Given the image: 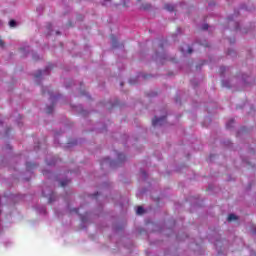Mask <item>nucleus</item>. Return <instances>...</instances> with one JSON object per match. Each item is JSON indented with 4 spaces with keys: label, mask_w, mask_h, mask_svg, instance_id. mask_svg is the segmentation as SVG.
<instances>
[{
    "label": "nucleus",
    "mask_w": 256,
    "mask_h": 256,
    "mask_svg": "<svg viewBox=\"0 0 256 256\" xmlns=\"http://www.w3.org/2000/svg\"><path fill=\"white\" fill-rule=\"evenodd\" d=\"M121 87H123V82L120 83Z\"/></svg>",
    "instance_id": "obj_29"
},
{
    "label": "nucleus",
    "mask_w": 256,
    "mask_h": 256,
    "mask_svg": "<svg viewBox=\"0 0 256 256\" xmlns=\"http://www.w3.org/2000/svg\"><path fill=\"white\" fill-rule=\"evenodd\" d=\"M182 53H185V50L181 49Z\"/></svg>",
    "instance_id": "obj_27"
},
{
    "label": "nucleus",
    "mask_w": 256,
    "mask_h": 256,
    "mask_svg": "<svg viewBox=\"0 0 256 256\" xmlns=\"http://www.w3.org/2000/svg\"><path fill=\"white\" fill-rule=\"evenodd\" d=\"M228 221H237V216L235 214H230L228 216Z\"/></svg>",
    "instance_id": "obj_6"
},
{
    "label": "nucleus",
    "mask_w": 256,
    "mask_h": 256,
    "mask_svg": "<svg viewBox=\"0 0 256 256\" xmlns=\"http://www.w3.org/2000/svg\"><path fill=\"white\" fill-rule=\"evenodd\" d=\"M202 29H203V31H207V29H209V25L208 24H204L202 26Z\"/></svg>",
    "instance_id": "obj_14"
},
{
    "label": "nucleus",
    "mask_w": 256,
    "mask_h": 256,
    "mask_svg": "<svg viewBox=\"0 0 256 256\" xmlns=\"http://www.w3.org/2000/svg\"><path fill=\"white\" fill-rule=\"evenodd\" d=\"M9 25L10 27H17V22L15 20H10Z\"/></svg>",
    "instance_id": "obj_11"
},
{
    "label": "nucleus",
    "mask_w": 256,
    "mask_h": 256,
    "mask_svg": "<svg viewBox=\"0 0 256 256\" xmlns=\"http://www.w3.org/2000/svg\"><path fill=\"white\" fill-rule=\"evenodd\" d=\"M188 53L189 54L193 53V49H191V47H188Z\"/></svg>",
    "instance_id": "obj_19"
},
{
    "label": "nucleus",
    "mask_w": 256,
    "mask_h": 256,
    "mask_svg": "<svg viewBox=\"0 0 256 256\" xmlns=\"http://www.w3.org/2000/svg\"><path fill=\"white\" fill-rule=\"evenodd\" d=\"M47 69H53V65L48 66Z\"/></svg>",
    "instance_id": "obj_25"
},
{
    "label": "nucleus",
    "mask_w": 256,
    "mask_h": 256,
    "mask_svg": "<svg viewBox=\"0 0 256 256\" xmlns=\"http://www.w3.org/2000/svg\"><path fill=\"white\" fill-rule=\"evenodd\" d=\"M41 75H43V70H38V72L34 75V77L36 79H39V77H41Z\"/></svg>",
    "instance_id": "obj_9"
},
{
    "label": "nucleus",
    "mask_w": 256,
    "mask_h": 256,
    "mask_svg": "<svg viewBox=\"0 0 256 256\" xmlns=\"http://www.w3.org/2000/svg\"><path fill=\"white\" fill-rule=\"evenodd\" d=\"M81 220H82V221H85V219H84L83 217H81Z\"/></svg>",
    "instance_id": "obj_30"
},
{
    "label": "nucleus",
    "mask_w": 256,
    "mask_h": 256,
    "mask_svg": "<svg viewBox=\"0 0 256 256\" xmlns=\"http://www.w3.org/2000/svg\"><path fill=\"white\" fill-rule=\"evenodd\" d=\"M53 109H54V106H48L46 110L47 114L51 115V113H53Z\"/></svg>",
    "instance_id": "obj_8"
},
{
    "label": "nucleus",
    "mask_w": 256,
    "mask_h": 256,
    "mask_svg": "<svg viewBox=\"0 0 256 256\" xmlns=\"http://www.w3.org/2000/svg\"><path fill=\"white\" fill-rule=\"evenodd\" d=\"M226 71V68L224 66L220 67V73L221 74H224Z\"/></svg>",
    "instance_id": "obj_15"
},
{
    "label": "nucleus",
    "mask_w": 256,
    "mask_h": 256,
    "mask_svg": "<svg viewBox=\"0 0 256 256\" xmlns=\"http://www.w3.org/2000/svg\"><path fill=\"white\" fill-rule=\"evenodd\" d=\"M142 175H143L144 177H147V173H146L145 171H142Z\"/></svg>",
    "instance_id": "obj_21"
},
{
    "label": "nucleus",
    "mask_w": 256,
    "mask_h": 256,
    "mask_svg": "<svg viewBox=\"0 0 256 256\" xmlns=\"http://www.w3.org/2000/svg\"><path fill=\"white\" fill-rule=\"evenodd\" d=\"M97 195H99V192H97L96 194L92 195V197H97Z\"/></svg>",
    "instance_id": "obj_23"
},
{
    "label": "nucleus",
    "mask_w": 256,
    "mask_h": 256,
    "mask_svg": "<svg viewBox=\"0 0 256 256\" xmlns=\"http://www.w3.org/2000/svg\"><path fill=\"white\" fill-rule=\"evenodd\" d=\"M118 159H125V156L123 154H119Z\"/></svg>",
    "instance_id": "obj_18"
},
{
    "label": "nucleus",
    "mask_w": 256,
    "mask_h": 256,
    "mask_svg": "<svg viewBox=\"0 0 256 256\" xmlns=\"http://www.w3.org/2000/svg\"><path fill=\"white\" fill-rule=\"evenodd\" d=\"M42 193H43L44 197H47V194H45V192H42Z\"/></svg>",
    "instance_id": "obj_26"
},
{
    "label": "nucleus",
    "mask_w": 256,
    "mask_h": 256,
    "mask_svg": "<svg viewBox=\"0 0 256 256\" xmlns=\"http://www.w3.org/2000/svg\"><path fill=\"white\" fill-rule=\"evenodd\" d=\"M22 57H25V54H22Z\"/></svg>",
    "instance_id": "obj_31"
},
{
    "label": "nucleus",
    "mask_w": 256,
    "mask_h": 256,
    "mask_svg": "<svg viewBox=\"0 0 256 256\" xmlns=\"http://www.w3.org/2000/svg\"><path fill=\"white\" fill-rule=\"evenodd\" d=\"M136 213L137 215H143L145 213V209H143V206H138Z\"/></svg>",
    "instance_id": "obj_3"
},
{
    "label": "nucleus",
    "mask_w": 256,
    "mask_h": 256,
    "mask_svg": "<svg viewBox=\"0 0 256 256\" xmlns=\"http://www.w3.org/2000/svg\"><path fill=\"white\" fill-rule=\"evenodd\" d=\"M141 9H143L144 11H149V9H151V4H142Z\"/></svg>",
    "instance_id": "obj_4"
},
{
    "label": "nucleus",
    "mask_w": 256,
    "mask_h": 256,
    "mask_svg": "<svg viewBox=\"0 0 256 256\" xmlns=\"http://www.w3.org/2000/svg\"><path fill=\"white\" fill-rule=\"evenodd\" d=\"M144 79H147V75H144Z\"/></svg>",
    "instance_id": "obj_28"
},
{
    "label": "nucleus",
    "mask_w": 256,
    "mask_h": 256,
    "mask_svg": "<svg viewBox=\"0 0 256 256\" xmlns=\"http://www.w3.org/2000/svg\"><path fill=\"white\" fill-rule=\"evenodd\" d=\"M20 51L23 53L25 51V48H20Z\"/></svg>",
    "instance_id": "obj_24"
},
{
    "label": "nucleus",
    "mask_w": 256,
    "mask_h": 256,
    "mask_svg": "<svg viewBox=\"0 0 256 256\" xmlns=\"http://www.w3.org/2000/svg\"><path fill=\"white\" fill-rule=\"evenodd\" d=\"M33 59H34L35 61H37V59H39V57H38L37 55H34V56H33Z\"/></svg>",
    "instance_id": "obj_20"
},
{
    "label": "nucleus",
    "mask_w": 256,
    "mask_h": 256,
    "mask_svg": "<svg viewBox=\"0 0 256 256\" xmlns=\"http://www.w3.org/2000/svg\"><path fill=\"white\" fill-rule=\"evenodd\" d=\"M129 83L130 85H135V83H137V79H130Z\"/></svg>",
    "instance_id": "obj_13"
},
{
    "label": "nucleus",
    "mask_w": 256,
    "mask_h": 256,
    "mask_svg": "<svg viewBox=\"0 0 256 256\" xmlns=\"http://www.w3.org/2000/svg\"><path fill=\"white\" fill-rule=\"evenodd\" d=\"M53 197H55V193H51L49 197V203H53Z\"/></svg>",
    "instance_id": "obj_12"
},
{
    "label": "nucleus",
    "mask_w": 256,
    "mask_h": 256,
    "mask_svg": "<svg viewBox=\"0 0 256 256\" xmlns=\"http://www.w3.org/2000/svg\"><path fill=\"white\" fill-rule=\"evenodd\" d=\"M72 213L79 214V208H74L71 210Z\"/></svg>",
    "instance_id": "obj_16"
},
{
    "label": "nucleus",
    "mask_w": 256,
    "mask_h": 256,
    "mask_svg": "<svg viewBox=\"0 0 256 256\" xmlns=\"http://www.w3.org/2000/svg\"><path fill=\"white\" fill-rule=\"evenodd\" d=\"M234 123H235V120H230V121L226 124L227 129H231V125H233Z\"/></svg>",
    "instance_id": "obj_10"
},
{
    "label": "nucleus",
    "mask_w": 256,
    "mask_h": 256,
    "mask_svg": "<svg viewBox=\"0 0 256 256\" xmlns=\"http://www.w3.org/2000/svg\"><path fill=\"white\" fill-rule=\"evenodd\" d=\"M165 121H167V116H162L160 118H157V116H155L154 119L152 120V125L153 127L164 125Z\"/></svg>",
    "instance_id": "obj_1"
},
{
    "label": "nucleus",
    "mask_w": 256,
    "mask_h": 256,
    "mask_svg": "<svg viewBox=\"0 0 256 256\" xmlns=\"http://www.w3.org/2000/svg\"><path fill=\"white\" fill-rule=\"evenodd\" d=\"M26 167H31V163H26Z\"/></svg>",
    "instance_id": "obj_22"
},
{
    "label": "nucleus",
    "mask_w": 256,
    "mask_h": 256,
    "mask_svg": "<svg viewBox=\"0 0 256 256\" xmlns=\"http://www.w3.org/2000/svg\"><path fill=\"white\" fill-rule=\"evenodd\" d=\"M164 9H166V11L173 12L175 11V6L173 4H165Z\"/></svg>",
    "instance_id": "obj_2"
},
{
    "label": "nucleus",
    "mask_w": 256,
    "mask_h": 256,
    "mask_svg": "<svg viewBox=\"0 0 256 256\" xmlns=\"http://www.w3.org/2000/svg\"><path fill=\"white\" fill-rule=\"evenodd\" d=\"M111 39H112V45L113 47H117V38L115 36H111Z\"/></svg>",
    "instance_id": "obj_7"
},
{
    "label": "nucleus",
    "mask_w": 256,
    "mask_h": 256,
    "mask_svg": "<svg viewBox=\"0 0 256 256\" xmlns=\"http://www.w3.org/2000/svg\"><path fill=\"white\" fill-rule=\"evenodd\" d=\"M0 47H5V42H3V40L0 39Z\"/></svg>",
    "instance_id": "obj_17"
},
{
    "label": "nucleus",
    "mask_w": 256,
    "mask_h": 256,
    "mask_svg": "<svg viewBox=\"0 0 256 256\" xmlns=\"http://www.w3.org/2000/svg\"><path fill=\"white\" fill-rule=\"evenodd\" d=\"M71 183V180H63L60 182V187H67Z\"/></svg>",
    "instance_id": "obj_5"
},
{
    "label": "nucleus",
    "mask_w": 256,
    "mask_h": 256,
    "mask_svg": "<svg viewBox=\"0 0 256 256\" xmlns=\"http://www.w3.org/2000/svg\"><path fill=\"white\" fill-rule=\"evenodd\" d=\"M137 1H141V0H137Z\"/></svg>",
    "instance_id": "obj_32"
}]
</instances>
